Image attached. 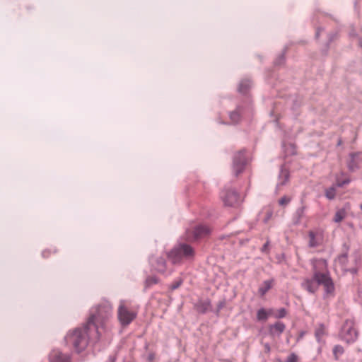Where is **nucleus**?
Here are the masks:
<instances>
[{
	"label": "nucleus",
	"instance_id": "nucleus-11",
	"mask_svg": "<svg viewBox=\"0 0 362 362\" xmlns=\"http://www.w3.org/2000/svg\"><path fill=\"white\" fill-rule=\"evenodd\" d=\"M151 267L159 273H164L166 271V263L163 257L152 258L150 259Z\"/></svg>",
	"mask_w": 362,
	"mask_h": 362
},
{
	"label": "nucleus",
	"instance_id": "nucleus-3",
	"mask_svg": "<svg viewBox=\"0 0 362 362\" xmlns=\"http://www.w3.org/2000/svg\"><path fill=\"white\" fill-rule=\"evenodd\" d=\"M92 329L93 328L87 324L83 329L77 328L73 332H69L65 337L66 344L72 346L76 352H81L88 345V332Z\"/></svg>",
	"mask_w": 362,
	"mask_h": 362
},
{
	"label": "nucleus",
	"instance_id": "nucleus-10",
	"mask_svg": "<svg viewBox=\"0 0 362 362\" xmlns=\"http://www.w3.org/2000/svg\"><path fill=\"white\" fill-rule=\"evenodd\" d=\"M49 362H71V356L61 351L52 350L49 355Z\"/></svg>",
	"mask_w": 362,
	"mask_h": 362
},
{
	"label": "nucleus",
	"instance_id": "nucleus-37",
	"mask_svg": "<svg viewBox=\"0 0 362 362\" xmlns=\"http://www.w3.org/2000/svg\"><path fill=\"white\" fill-rule=\"evenodd\" d=\"M360 208L362 210V204H361Z\"/></svg>",
	"mask_w": 362,
	"mask_h": 362
},
{
	"label": "nucleus",
	"instance_id": "nucleus-14",
	"mask_svg": "<svg viewBox=\"0 0 362 362\" xmlns=\"http://www.w3.org/2000/svg\"><path fill=\"white\" fill-rule=\"evenodd\" d=\"M308 237V246L310 247H315L320 245L322 242V238L320 233L310 230L309 231Z\"/></svg>",
	"mask_w": 362,
	"mask_h": 362
},
{
	"label": "nucleus",
	"instance_id": "nucleus-19",
	"mask_svg": "<svg viewBox=\"0 0 362 362\" xmlns=\"http://www.w3.org/2000/svg\"><path fill=\"white\" fill-rule=\"evenodd\" d=\"M251 86V82L250 80H243L240 81L239 86H238V91L240 93H245L247 90L250 88Z\"/></svg>",
	"mask_w": 362,
	"mask_h": 362
},
{
	"label": "nucleus",
	"instance_id": "nucleus-25",
	"mask_svg": "<svg viewBox=\"0 0 362 362\" xmlns=\"http://www.w3.org/2000/svg\"><path fill=\"white\" fill-rule=\"evenodd\" d=\"M325 195L327 199H332L335 197V188L332 187L326 190Z\"/></svg>",
	"mask_w": 362,
	"mask_h": 362
},
{
	"label": "nucleus",
	"instance_id": "nucleus-29",
	"mask_svg": "<svg viewBox=\"0 0 362 362\" xmlns=\"http://www.w3.org/2000/svg\"><path fill=\"white\" fill-rule=\"evenodd\" d=\"M324 335V329L322 327L318 328L315 331V337L318 341H320L321 337Z\"/></svg>",
	"mask_w": 362,
	"mask_h": 362
},
{
	"label": "nucleus",
	"instance_id": "nucleus-20",
	"mask_svg": "<svg viewBox=\"0 0 362 362\" xmlns=\"http://www.w3.org/2000/svg\"><path fill=\"white\" fill-rule=\"evenodd\" d=\"M346 215V210L344 209H340L335 213L333 220L335 223H339L345 218Z\"/></svg>",
	"mask_w": 362,
	"mask_h": 362
},
{
	"label": "nucleus",
	"instance_id": "nucleus-1",
	"mask_svg": "<svg viewBox=\"0 0 362 362\" xmlns=\"http://www.w3.org/2000/svg\"><path fill=\"white\" fill-rule=\"evenodd\" d=\"M112 315V305L109 301H103L91 310L87 324L96 332L97 339H99V327H103Z\"/></svg>",
	"mask_w": 362,
	"mask_h": 362
},
{
	"label": "nucleus",
	"instance_id": "nucleus-38",
	"mask_svg": "<svg viewBox=\"0 0 362 362\" xmlns=\"http://www.w3.org/2000/svg\"><path fill=\"white\" fill-rule=\"evenodd\" d=\"M361 46H362V43H361Z\"/></svg>",
	"mask_w": 362,
	"mask_h": 362
},
{
	"label": "nucleus",
	"instance_id": "nucleus-8",
	"mask_svg": "<svg viewBox=\"0 0 362 362\" xmlns=\"http://www.w3.org/2000/svg\"><path fill=\"white\" fill-rule=\"evenodd\" d=\"M245 164L246 158L245 155V151H240L237 153L233 158V170L236 176L243 172Z\"/></svg>",
	"mask_w": 362,
	"mask_h": 362
},
{
	"label": "nucleus",
	"instance_id": "nucleus-27",
	"mask_svg": "<svg viewBox=\"0 0 362 362\" xmlns=\"http://www.w3.org/2000/svg\"><path fill=\"white\" fill-rule=\"evenodd\" d=\"M298 356L296 354L292 353L287 357L284 362H298Z\"/></svg>",
	"mask_w": 362,
	"mask_h": 362
},
{
	"label": "nucleus",
	"instance_id": "nucleus-4",
	"mask_svg": "<svg viewBox=\"0 0 362 362\" xmlns=\"http://www.w3.org/2000/svg\"><path fill=\"white\" fill-rule=\"evenodd\" d=\"M193 248L187 244L182 243L175 247L168 255V258L173 264L181 262L184 259H190L194 257Z\"/></svg>",
	"mask_w": 362,
	"mask_h": 362
},
{
	"label": "nucleus",
	"instance_id": "nucleus-35",
	"mask_svg": "<svg viewBox=\"0 0 362 362\" xmlns=\"http://www.w3.org/2000/svg\"><path fill=\"white\" fill-rule=\"evenodd\" d=\"M320 29H318L316 32V37H318L319 36V34H320Z\"/></svg>",
	"mask_w": 362,
	"mask_h": 362
},
{
	"label": "nucleus",
	"instance_id": "nucleus-28",
	"mask_svg": "<svg viewBox=\"0 0 362 362\" xmlns=\"http://www.w3.org/2000/svg\"><path fill=\"white\" fill-rule=\"evenodd\" d=\"M158 282V279L156 276H150L146 279V284L148 286L155 284Z\"/></svg>",
	"mask_w": 362,
	"mask_h": 362
},
{
	"label": "nucleus",
	"instance_id": "nucleus-22",
	"mask_svg": "<svg viewBox=\"0 0 362 362\" xmlns=\"http://www.w3.org/2000/svg\"><path fill=\"white\" fill-rule=\"evenodd\" d=\"M229 117L232 123H238L240 119V109L238 108L236 110L231 112L229 115Z\"/></svg>",
	"mask_w": 362,
	"mask_h": 362
},
{
	"label": "nucleus",
	"instance_id": "nucleus-18",
	"mask_svg": "<svg viewBox=\"0 0 362 362\" xmlns=\"http://www.w3.org/2000/svg\"><path fill=\"white\" fill-rule=\"evenodd\" d=\"M273 310H266L264 308L258 310L257 313V318L258 320H267L269 315H272Z\"/></svg>",
	"mask_w": 362,
	"mask_h": 362
},
{
	"label": "nucleus",
	"instance_id": "nucleus-24",
	"mask_svg": "<svg viewBox=\"0 0 362 362\" xmlns=\"http://www.w3.org/2000/svg\"><path fill=\"white\" fill-rule=\"evenodd\" d=\"M344 353V349L340 345H336L333 349V354L336 358Z\"/></svg>",
	"mask_w": 362,
	"mask_h": 362
},
{
	"label": "nucleus",
	"instance_id": "nucleus-13",
	"mask_svg": "<svg viewBox=\"0 0 362 362\" xmlns=\"http://www.w3.org/2000/svg\"><path fill=\"white\" fill-rule=\"evenodd\" d=\"M286 326L281 322H276L269 326V333L272 337H279L285 330Z\"/></svg>",
	"mask_w": 362,
	"mask_h": 362
},
{
	"label": "nucleus",
	"instance_id": "nucleus-6",
	"mask_svg": "<svg viewBox=\"0 0 362 362\" xmlns=\"http://www.w3.org/2000/svg\"><path fill=\"white\" fill-rule=\"evenodd\" d=\"M358 333L355 329L353 320H347L344 323L339 334L341 340L346 343H353L358 338Z\"/></svg>",
	"mask_w": 362,
	"mask_h": 362
},
{
	"label": "nucleus",
	"instance_id": "nucleus-31",
	"mask_svg": "<svg viewBox=\"0 0 362 362\" xmlns=\"http://www.w3.org/2000/svg\"><path fill=\"white\" fill-rule=\"evenodd\" d=\"M349 182H350V180H343L342 182H339L337 183V185H338L339 187H342V186H344V185L349 184Z\"/></svg>",
	"mask_w": 362,
	"mask_h": 362
},
{
	"label": "nucleus",
	"instance_id": "nucleus-15",
	"mask_svg": "<svg viewBox=\"0 0 362 362\" xmlns=\"http://www.w3.org/2000/svg\"><path fill=\"white\" fill-rule=\"evenodd\" d=\"M209 233V228L204 225L195 227L193 230L194 239H199L206 236Z\"/></svg>",
	"mask_w": 362,
	"mask_h": 362
},
{
	"label": "nucleus",
	"instance_id": "nucleus-34",
	"mask_svg": "<svg viewBox=\"0 0 362 362\" xmlns=\"http://www.w3.org/2000/svg\"><path fill=\"white\" fill-rule=\"evenodd\" d=\"M115 358L113 356H110L108 358V360H107V362H115Z\"/></svg>",
	"mask_w": 362,
	"mask_h": 362
},
{
	"label": "nucleus",
	"instance_id": "nucleus-30",
	"mask_svg": "<svg viewBox=\"0 0 362 362\" xmlns=\"http://www.w3.org/2000/svg\"><path fill=\"white\" fill-rule=\"evenodd\" d=\"M181 284H182L181 280L177 281L171 285L170 288L172 290H175V289L177 288L181 285Z\"/></svg>",
	"mask_w": 362,
	"mask_h": 362
},
{
	"label": "nucleus",
	"instance_id": "nucleus-36",
	"mask_svg": "<svg viewBox=\"0 0 362 362\" xmlns=\"http://www.w3.org/2000/svg\"><path fill=\"white\" fill-rule=\"evenodd\" d=\"M267 245H268V242H267V243H266L264 244V245L263 246V249H264L265 247H267Z\"/></svg>",
	"mask_w": 362,
	"mask_h": 362
},
{
	"label": "nucleus",
	"instance_id": "nucleus-23",
	"mask_svg": "<svg viewBox=\"0 0 362 362\" xmlns=\"http://www.w3.org/2000/svg\"><path fill=\"white\" fill-rule=\"evenodd\" d=\"M272 315L275 318H283L286 315V310L285 308H281L279 310H277L275 313H274V310L272 311Z\"/></svg>",
	"mask_w": 362,
	"mask_h": 362
},
{
	"label": "nucleus",
	"instance_id": "nucleus-21",
	"mask_svg": "<svg viewBox=\"0 0 362 362\" xmlns=\"http://www.w3.org/2000/svg\"><path fill=\"white\" fill-rule=\"evenodd\" d=\"M199 312L206 313L210 308V302L209 300L200 301L197 304Z\"/></svg>",
	"mask_w": 362,
	"mask_h": 362
},
{
	"label": "nucleus",
	"instance_id": "nucleus-17",
	"mask_svg": "<svg viewBox=\"0 0 362 362\" xmlns=\"http://www.w3.org/2000/svg\"><path fill=\"white\" fill-rule=\"evenodd\" d=\"M305 214V207L301 206L296 209L295 214L293 217V223L295 225H298L300 223L302 218L303 217Z\"/></svg>",
	"mask_w": 362,
	"mask_h": 362
},
{
	"label": "nucleus",
	"instance_id": "nucleus-33",
	"mask_svg": "<svg viewBox=\"0 0 362 362\" xmlns=\"http://www.w3.org/2000/svg\"><path fill=\"white\" fill-rule=\"evenodd\" d=\"M154 354H150L148 356V360L150 361V362H152L154 359Z\"/></svg>",
	"mask_w": 362,
	"mask_h": 362
},
{
	"label": "nucleus",
	"instance_id": "nucleus-32",
	"mask_svg": "<svg viewBox=\"0 0 362 362\" xmlns=\"http://www.w3.org/2000/svg\"><path fill=\"white\" fill-rule=\"evenodd\" d=\"M264 350L267 353H269L271 351L270 346L268 343L264 344Z\"/></svg>",
	"mask_w": 362,
	"mask_h": 362
},
{
	"label": "nucleus",
	"instance_id": "nucleus-5",
	"mask_svg": "<svg viewBox=\"0 0 362 362\" xmlns=\"http://www.w3.org/2000/svg\"><path fill=\"white\" fill-rule=\"evenodd\" d=\"M137 316V313L130 310L126 300H120L117 309V318L122 326L129 325Z\"/></svg>",
	"mask_w": 362,
	"mask_h": 362
},
{
	"label": "nucleus",
	"instance_id": "nucleus-12",
	"mask_svg": "<svg viewBox=\"0 0 362 362\" xmlns=\"http://www.w3.org/2000/svg\"><path fill=\"white\" fill-rule=\"evenodd\" d=\"M289 179V171L286 166L283 165L281 168L280 173L278 177V182L276 188L279 189L280 187L285 185Z\"/></svg>",
	"mask_w": 362,
	"mask_h": 362
},
{
	"label": "nucleus",
	"instance_id": "nucleus-7",
	"mask_svg": "<svg viewBox=\"0 0 362 362\" xmlns=\"http://www.w3.org/2000/svg\"><path fill=\"white\" fill-rule=\"evenodd\" d=\"M221 197L224 204L230 206H235L242 202L240 195L234 189H228L223 192Z\"/></svg>",
	"mask_w": 362,
	"mask_h": 362
},
{
	"label": "nucleus",
	"instance_id": "nucleus-16",
	"mask_svg": "<svg viewBox=\"0 0 362 362\" xmlns=\"http://www.w3.org/2000/svg\"><path fill=\"white\" fill-rule=\"evenodd\" d=\"M273 279L266 280L259 286L258 292L261 296H264L273 286Z\"/></svg>",
	"mask_w": 362,
	"mask_h": 362
},
{
	"label": "nucleus",
	"instance_id": "nucleus-9",
	"mask_svg": "<svg viewBox=\"0 0 362 362\" xmlns=\"http://www.w3.org/2000/svg\"><path fill=\"white\" fill-rule=\"evenodd\" d=\"M347 167L352 172L362 168V152L350 153L347 160Z\"/></svg>",
	"mask_w": 362,
	"mask_h": 362
},
{
	"label": "nucleus",
	"instance_id": "nucleus-2",
	"mask_svg": "<svg viewBox=\"0 0 362 362\" xmlns=\"http://www.w3.org/2000/svg\"><path fill=\"white\" fill-rule=\"evenodd\" d=\"M320 285H323L326 294H332L334 286L328 273H322L317 271L314 266L313 276L312 279H305L301 286L310 293H314Z\"/></svg>",
	"mask_w": 362,
	"mask_h": 362
},
{
	"label": "nucleus",
	"instance_id": "nucleus-26",
	"mask_svg": "<svg viewBox=\"0 0 362 362\" xmlns=\"http://www.w3.org/2000/svg\"><path fill=\"white\" fill-rule=\"evenodd\" d=\"M291 200V198L288 196H284L279 200V204L282 206H286Z\"/></svg>",
	"mask_w": 362,
	"mask_h": 362
}]
</instances>
